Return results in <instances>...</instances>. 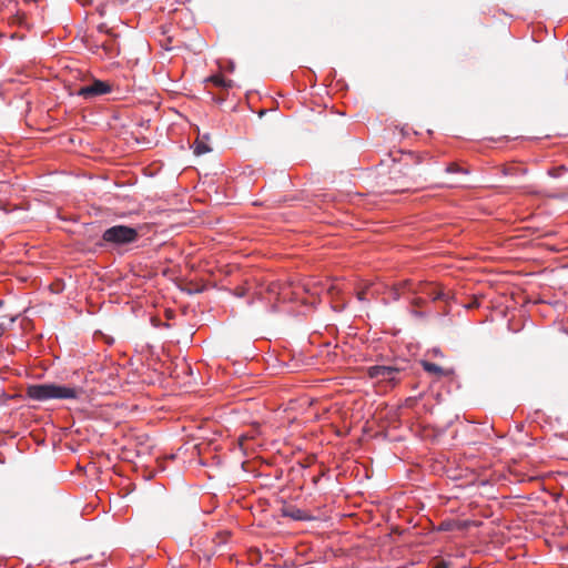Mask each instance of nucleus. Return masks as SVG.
<instances>
[{
	"label": "nucleus",
	"mask_w": 568,
	"mask_h": 568,
	"mask_svg": "<svg viewBox=\"0 0 568 568\" xmlns=\"http://www.w3.org/2000/svg\"><path fill=\"white\" fill-rule=\"evenodd\" d=\"M399 158L393 159L389 175L383 182L385 192L399 193L417 191L427 182L428 169L423 156L413 152L398 151Z\"/></svg>",
	"instance_id": "1"
},
{
	"label": "nucleus",
	"mask_w": 568,
	"mask_h": 568,
	"mask_svg": "<svg viewBox=\"0 0 568 568\" xmlns=\"http://www.w3.org/2000/svg\"><path fill=\"white\" fill-rule=\"evenodd\" d=\"M26 394L29 398L39 402L48 399H73L82 394V388L57 384H33L27 387Z\"/></svg>",
	"instance_id": "2"
},
{
	"label": "nucleus",
	"mask_w": 568,
	"mask_h": 568,
	"mask_svg": "<svg viewBox=\"0 0 568 568\" xmlns=\"http://www.w3.org/2000/svg\"><path fill=\"white\" fill-rule=\"evenodd\" d=\"M139 239V232L134 227L126 225H114L103 232L102 240L111 245L120 246L135 242Z\"/></svg>",
	"instance_id": "3"
},
{
	"label": "nucleus",
	"mask_w": 568,
	"mask_h": 568,
	"mask_svg": "<svg viewBox=\"0 0 568 568\" xmlns=\"http://www.w3.org/2000/svg\"><path fill=\"white\" fill-rule=\"evenodd\" d=\"M415 294H423L433 302H444L448 304L454 298L453 291L446 288L439 283H419L417 288L413 290Z\"/></svg>",
	"instance_id": "4"
},
{
	"label": "nucleus",
	"mask_w": 568,
	"mask_h": 568,
	"mask_svg": "<svg viewBox=\"0 0 568 568\" xmlns=\"http://www.w3.org/2000/svg\"><path fill=\"white\" fill-rule=\"evenodd\" d=\"M402 368L397 366L375 365L367 368V376L377 383H386L394 386L399 381Z\"/></svg>",
	"instance_id": "5"
},
{
	"label": "nucleus",
	"mask_w": 568,
	"mask_h": 568,
	"mask_svg": "<svg viewBox=\"0 0 568 568\" xmlns=\"http://www.w3.org/2000/svg\"><path fill=\"white\" fill-rule=\"evenodd\" d=\"M111 84L106 81L94 80L92 83L83 85L79 89L78 94L91 99L111 92Z\"/></svg>",
	"instance_id": "6"
},
{
	"label": "nucleus",
	"mask_w": 568,
	"mask_h": 568,
	"mask_svg": "<svg viewBox=\"0 0 568 568\" xmlns=\"http://www.w3.org/2000/svg\"><path fill=\"white\" fill-rule=\"evenodd\" d=\"M281 514L283 517H287L294 520H301V521H310L313 520L315 517L310 515L308 513L297 508L293 505H284L281 508Z\"/></svg>",
	"instance_id": "7"
},
{
	"label": "nucleus",
	"mask_w": 568,
	"mask_h": 568,
	"mask_svg": "<svg viewBox=\"0 0 568 568\" xmlns=\"http://www.w3.org/2000/svg\"><path fill=\"white\" fill-rule=\"evenodd\" d=\"M420 365L423 366L425 372H427L428 374L434 375L438 378L444 377V376H449L453 374L452 369L444 368L435 363H430L427 361H422Z\"/></svg>",
	"instance_id": "8"
},
{
	"label": "nucleus",
	"mask_w": 568,
	"mask_h": 568,
	"mask_svg": "<svg viewBox=\"0 0 568 568\" xmlns=\"http://www.w3.org/2000/svg\"><path fill=\"white\" fill-rule=\"evenodd\" d=\"M97 48H101L109 58L119 54V45L114 37H112L111 40L104 41L100 45H97Z\"/></svg>",
	"instance_id": "9"
},
{
	"label": "nucleus",
	"mask_w": 568,
	"mask_h": 568,
	"mask_svg": "<svg viewBox=\"0 0 568 568\" xmlns=\"http://www.w3.org/2000/svg\"><path fill=\"white\" fill-rule=\"evenodd\" d=\"M500 170L504 175H524L527 173V169L517 165H504Z\"/></svg>",
	"instance_id": "10"
},
{
	"label": "nucleus",
	"mask_w": 568,
	"mask_h": 568,
	"mask_svg": "<svg viewBox=\"0 0 568 568\" xmlns=\"http://www.w3.org/2000/svg\"><path fill=\"white\" fill-rule=\"evenodd\" d=\"M211 151V148L204 143L203 141H200L199 139L194 143V153L196 155H202Z\"/></svg>",
	"instance_id": "11"
},
{
	"label": "nucleus",
	"mask_w": 568,
	"mask_h": 568,
	"mask_svg": "<svg viewBox=\"0 0 568 568\" xmlns=\"http://www.w3.org/2000/svg\"><path fill=\"white\" fill-rule=\"evenodd\" d=\"M210 81H212L217 87L229 88L232 85V81L224 79L222 75H213L210 78Z\"/></svg>",
	"instance_id": "12"
},
{
	"label": "nucleus",
	"mask_w": 568,
	"mask_h": 568,
	"mask_svg": "<svg viewBox=\"0 0 568 568\" xmlns=\"http://www.w3.org/2000/svg\"><path fill=\"white\" fill-rule=\"evenodd\" d=\"M410 304L414 307V310H413V314L414 315H416V316H423L424 315L423 313L418 312L416 308L423 307L426 304V300L425 298H423V297H415V298H413Z\"/></svg>",
	"instance_id": "13"
},
{
	"label": "nucleus",
	"mask_w": 568,
	"mask_h": 568,
	"mask_svg": "<svg viewBox=\"0 0 568 568\" xmlns=\"http://www.w3.org/2000/svg\"><path fill=\"white\" fill-rule=\"evenodd\" d=\"M446 172L447 173H468V171L466 169H463L462 166H459L457 163H450L447 168H446Z\"/></svg>",
	"instance_id": "14"
},
{
	"label": "nucleus",
	"mask_w": 568,
	"mask_h": 568,
	"mask_svg": "<svg viewBox=\"0 0 568 568\" xmlns=\"http://www.w3.org/2000/svg\"><path fill=\"white\" fill-rule=\"evenodd\" d=\"M98 31L101 32V33H106L110 37L116 38V36L112 32V30L105 23L99 24L98 26Z\"/></svg>",
	"instance_id": "15"
},
{
	"label": "nucleus",
	"mask_w": 568,
	"mask_h": 568,
	"mask_svg": "<svg viewBox=\"0 0 568 568\" xmlns=\"http://www.w3.org/2000/svg\"><path fill=\"white\" fill-rule=\"evenodd\" d=\"M366 293H367V290H366V288H365V290H362V291H359V292H357V298H358L359 301H365V300H366Z\"/></svg>",
	"instance_id": "16"
},
{
	"label": "nucleus",
	"mask_w": 568,
	"mask_h": 568,
	"mask_svg": "<svg viewBox=\"0 0 568 568\" xmlns=\"http://www.w3.org/2000/svg\"><path fill=\"white\" fill-rule=\"evenodd\" d=\"M434 568H448V564L446 561H440Z\"/></svg>",
	"instance_id": "17"
},
{
	"label": "nucleus",
	"mask_w": 568,
	"mask_h": 568,
	"mask_svg": "<svg viewBox=\"0 0 568 568\" xmlns=\"http://www.w3.org/2000/svg\"><path fill=\"white\" fill-rule=\"evenodd\" d=\"M0 211H7V204L0 199Z\"/></svg>",
	"instance_id": "18"
},
{
	"label": "nucleus",
	"mask_w": 568,
	"mask_h": 568,
	"mask_svg": "<svg viewBox=\"0 0 568 568\" xmlns=\"http://www.w3.org/2000/svg\"><path fill=\"white\" fill-rule=\"evenodd\" d=\"M334 291H335V287H334V286H331V287L328 288V293H329V294H333V292H334Z\"/></svg>",
	"instance_id": "19"
},
{
	"label": "nucleus",
	"mask_w": 568,
	"mask_h": 568,
	"mask_svg": "<svg viewBox=\"0 0 568 568\" xmlns=\"http://www.w3.org/2000/svg\"><path fill=\"white\" fill-rule=\"evenodd\" d=\"M475 306H478V303H477V302H475V303H473V304L470 305V307H475Z\"/></svg>",
	"instance_id": "20"
},
{
	"label": "nucleus",
	"mask_w": 568,
	"mask_h": 568,
	"mask_svg": "<svg viewBox=\"0 0 568 568\" xmlns=\"http://www.w3.org/2000/svg\"><path fill=\"white\" fill-rule=\"evenodd\" d=\"M166 41H168V43H171L172 39L170 37H168Z\"/></svg>",
	"instance_id": "21"
}]
</instances>
